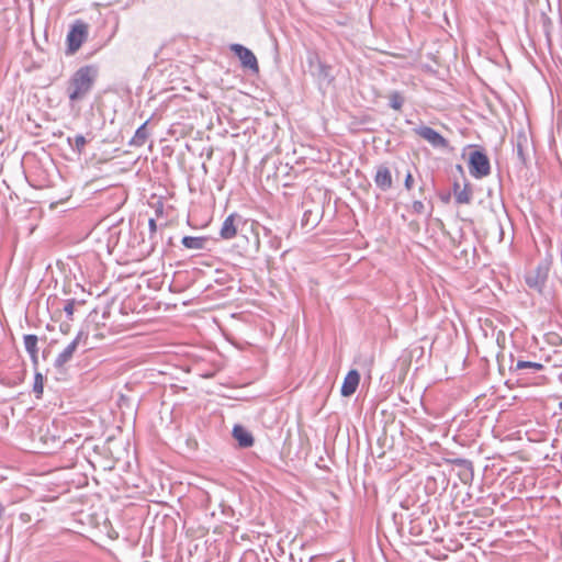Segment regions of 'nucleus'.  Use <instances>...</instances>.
I'll return each mask as SVG.
<instances>
[{
    "label": "nucleus",
    "instance_id": "nucleus-1",
    "mask_svg": "<svg viewBox=\"0 0 562 562\" xmlns=\"http://www.w3.org/2000/svg\"><path fill=\"white\" fill-rule=\"evenodd\" d=\"M98 72L97 66L86 65L72 74L66 87L70 103L79 102L90 93L98 78Z\"/></svg>",
    "mask_w": 562,
    "mask_h": 562
},
{
    "label": "nucleus",
    "instance_id": "nucleus-2",
    "mask_svg": "<svg viewBox=\"0 0 562 562\" xmlns=\"http://www.w3.org/2000/svg\"><path fill=\"white\" fill-rule=\"evenodd\" d=\"M89 34V26L82 20H76L68 31L66 54L74 55L86 42Z\"/></svg>",
    "mask_w": 562,
    "mask_h": 562
},
{
    "label": "nucleus",
    "instance_id": "nucleus-3",
    "mask_svg": "<svg viewBox=\"0 0 562 562\" xmlns=\"http://www.w3.org/2000/svg\"><path fill=\"white\" fill-rule=\"evenodd\" d=\"M549 270L550 263L547 260L539 262L526 274L525 280L527 285L541 293L548 280Z\"/></svg>",
    "mask_w": 562,
    "mask_h": 562
},
{
    "label": "nucleus",
    "instance_id": "nucleus-4",
    "mask_svg": "<svg viewBox=\"0 0 562 562\" xmlns=\"http://www.w3.org/2000/svg\"><path fill=\"white\" fill-rule=\"evenodd\" d=\"M469 170L472 177L482 179L491 173V165L487 155L481 150L470 153Z\"/></svg>",
    "mask_w": 562,
    "mask_h": 562
},
{
    "label": "nucleus",
    "instance_id": "nucleus-5",
    "mask_svg": "<svg viewBox=\"0 0 562 562\" xmlns=\"http://www.w3.org/2000/svg\"><path fill=\"white\" fill-rule=\"evenodd\" d=\"M231 49L239 58L244 68L250 69L252 72H259V65L255 54L240 44L231 45Z\"/></svg>",
    "mask_w": 562,
    "mask_h": 562
},
{
    "label": "nucleus",
    "instance_id": "nucleus-6",
    "mask_svg": "<svg viewBox=\"0 0 562 562\" xmlns=\"http://www.w3.org/2000/svg\"><path fill=\"white\" fill-rule=\"evenodd\" d=\"M414 133L427 140L435 148L448 147V140L432 127L423 125L414 128Z\"/></svg>",
    "mask_w": 562,
    "mask_h": 562
},
{
    "label": "nucleus",
    "instance_id": "nucleus-7",
    "mask_svg": "<svg viewBox=\"0 0 562 562\" xmlns=\"http://www.w3.org/2000/svg\"><path fill=\"white\" fill-rule=\"evenodd\" d=\"M82 337H83V333L79 331L77 334V336L74 338V340L71 342H69L64 348V350L56 357V359L54 361V367L57 370L61 371L65 368L66 363H68L72 359Z\"/></svg>",
    "mask_w": 562,
    "mask_h": 562
},
{
    "label": "nucleus",
    "instance_id": "nucleus-8",
    "mask_svg": "<svg viewBox=\"0 0 562 562\" xmlns=\"http://www.w3.org/2000/svg\"><path fill=\"white\" fill-rule=\"evenodd\" d=\"M374 183L383 192L392 188L393 178L391 169L385 164L375 167Z\"/></svg>",
    "mask_w": 562,
    "mask_h": 562
},
{
    "label": "nucleus",
    "instance_id": "nucleus-9",
    "mask_svg": "<svg viewBox=\"0 0 562 562\" xmlns=\"http://www.w3.org/2000/svg\"><path fill=\"white\" fill-rule=\"evenodd\" d=\"M509 370L517 376H521L528 374L529 372H537L543 370V364L539 362L525 361L518 359L517 361L512 360Z\"/></svg>",
    "mask_w": 562,
    "mask_h": 562
},
{
    "label": "nucleus",
    "instance_id": "nucleus-10",
    "mask_svg": "<svg viewBox=\"0 0 562 562\" xmlns=\"http://www.w3.org/2000/svg\"><path fill=\"white\" fill-rule=\"evenodd\" d=\"M241 222H243V218L240 215H238L236 213L228 215L222 224V227L220 229V236L223 239L234 238L237 234V225H238V223H241Z\"/></svg>",
    "mask_w": 562,
    "mask_h": 562
},
{
    "label": "nucleus",
    "instance_id": "nucleus-11",
    "mask_svg": "<svg viewBox=\"0 0 562 562\" xmlns=\"http://www.w3.org/2000/svg\"><path fill=\"white\" fill-rule=\"evenodd\" d=\"M360 382V374L357 370H350L344 379L340 393L342 396H351Z\"/></svg>",
    "mask_w": 562,
    "mask_h": 562
},
{
    "label": "nucleus",
    "instance_id": "nucleus-12",
    "mask_svg": "<svg viewBox=\"0 0 562 562\" xmlns=\"http://www.w3.org/2000/svg\"><path fill=\"white\" fill-rule=\"evenodd\" d=\"M233 437L241 448H249L254 445L252 435L241 425L234 426Z\"/></svg>",
    "mask_w": 562,
    "mask_h": 562
},
{
    "label": "nucleus",
    "instance_id": "nucleus-13",
    "mask_svg": "<svg viewBox=\"0 0 562 562\" xmlns=\"http://www.w3.org/2000/svg\"><path fill=\"white\" fill-rule=\"evenodd\" d=\"M149 120L144 122L135 132L134 136L130 139L128 145L131 147H142L145 145L149 137V131L147 130V124Z\"/></svg>",
    "mask_w": 562,
    "mask_h": 562
},
{
    "label": "nucleus",
    "instance_id": "nucleus-14",
    "mask_svg": "<svg viewBox=\"0 0 562 562\" xmlns=\"http://www.w3.org/2000/svg\"><path fill=\"white\" fill-rule=\"evenodd\" d=\"M453 194L458 204H469L472 200V191L469 184L461 189L459 182L453 183Z\"/></svg>",
    "mask_w": 562,
    "mask_h": 562
},
{
    "label": "nucleus",
    "instance_id": "nucleus-15",
    "mask_svg": "<svg viewBox=\"0 0 562 562\" xmlns=\"http://www.w3.org/2000/svg\"><path fill=\"white\" fill-rule=\"evenodd\" d=\"M206 237L184 236L181 244L188 249L201 250L205 248Z\"/></svg>",
    "mask_w": 562,
    "mask_h": 562
},
{
    "label": "nucleus",
    "instance_id": "nucleus-16",
    "mask_svg": "<svg viewBox=\"0 0 562 562\" xmlns=\"http://www.w3.org/2000/svg\"><path fill=\"white\" fill-rule=\"evenodd\" d=\"M37 336L35 335H25L24 336V347H25V350L29 352V355L31 356L32 360L34 362H36L37 360V352H38V349H37Z\"/></svg>",
    "mask_w": 562,
    "mask_h": 562
},
{
    "label": "nucleus",
    "instance_id": "nucleus-17",
    "mask_svg": "<svg viewBox=\"0 0 562 562\" xmlns=\"http://www.w3.org/2000/svg\"><path fill=\"white\" fill-rule=\"evenodd\" d=\"M387 98L389 105L396 111H400L405 102V98L400 91H392Z\"/></svg>",
    "mask_w": 562,
    "mask_h": 562
},
{
    "label": "nucleus",
    "instance_id": "nucleus-18",
    "mask_svg": "<svg viewBox=\"0 0 562 562\" xmlns=\"http://www.w3.org/2000/svg\"><path fill=\"white\" fill-rule=\"evenodd\" d=\"M314 60L317 63V76L324 79L328 78L330 67L322 63L316 55H313L312 57L308 58L311 65L313 64Z\"/></svg>",
    "mask_w": 562,
    "mask_h": 562
},
{
    "label": "nucleus",
    "instance_id": "nucleus-19",
    "mask_svg": "<svg viewBox=\"0 0 562 562\" xmlns=\"http://www.w3.org/2000/svg\"><path fill=\"white\" fill-rule=\"evenodd\" d=\"M526 143H527V139L524 137L522 139H518V142L516 144L517 159L519 160V162L522 166H526L527 161H528L527 155L525 153V145H526Z\"/></svg>",
    "mask_w": 562,
    "mask_h": 562
},
{
    "label": "nucleus",
    "instance_id": "nucleus-20",
    "mask_svg": "<svg viewBox=\"0 0 562 562\" xmlns=\"http://www.w3.org/2000/svg\"><path fill=\"white\" fill-rule=\"evenodd\" d=\"M44 382L43 375L41 373H36L33 383V392L36 395V398H41L43 394Z\"/></svg>",
    "mask_w": 562,
    "mask_h": 562
},
{
    "label": "nucleus",
    "instance_id": "nucleus-21",
    "mask_svg": "<svg viewBox=\"0 0 562 562\" xmlns=\"http://www.w3.org/2000/svg\"><path fill=\"white\" fill-rule=\"evenodd\" d=\"M74 142H75V144L72 146V149L77 154L81 155L85 151V147L87 145L86 137L83 135H81V134H78V135L75 136Z\"/></svg>",
    "mask_w": 562,
    "mask_h": 562
},
{
    "label": "nucleus",
    "instance_id": "nucleus-22",
    "mask_svg": "<svg viewBox=\"0 0 562 562\" xmlns=\"http://www.w3.org/2000/svg\"><path fill=\"white\" fill-rule=\"evenodd\" d=\"M74 311H75V300L66 301V303L64 305V312L66 313L68 319L72 318Z\"/></svg>",
    "mask_w": 562,
    "mask_h": 562
},
{
    "label": "nucleus",
    "instance_id": "nucleus-23",
    "mask_svg": "<svg viewBox=\"0 0 562 562\" xmlns=\"http://www.w3.org/2000/svg\"><path fill=\"white\" fill-rule=\"evenodd\" d=\"M412 211L415 214H423L425 212V204L422 201H414L412 203Z\"/></svg>",
    "mask_w": 562,
    "mask_h": 562
},
{
    "label": "nucleus",
    "instance_id": "nucleus-24",
    "mask_svg": "<svg viewBox=\"0 0 562 562\" xmlns=\"http://www.w3.org/2000/svg\"><path fill=\"white\" fill-rule=\"evenodd\" d=\"M414 183V178L411 171L407 172L405 180H404V187L406 190H412Z\"/></svg>",
    "mask_w": 562,
    "mask_h": 562
},
{
    "label": "nucleus",
    "instance_id": "nucleus-25",
    "mask_svg": "<svg viewBox=\"0 0 562 562\" xmlns=\"http://www.w3.org/2000/svg\"><path fill=\"white\" fill-rule=\"evenodd\" d=\"M270 245H271V248L278 250V249H280V246H281V239L279 237L274 236L273 238H271Z\"/></svg>",
    "mask_w": 562,
    "mask_h": 562
},
{
    "label": "nucleus",
    "instance_id": "nucleus-26",
    "mask_svg": "<svg viewBox=\"0 0 562 562\" xmlns=\"http://www.w3.org/2000/svg\"><path fill=\"white\" fill-rule=\"evenodd\" d=\"M148 226H149L150 234L156 233L157 224H156V221L154 218L149 220Z\"/></svg>",
    "mask_w": 562,
    "mask_h": 562
},
{
    "label": "nucleus",
    "instance_id": "nucleus-27",
    "mask_svg": "<svg viewBox=\"0 0 562 562\" xmlns=\"http://www.w3.org/2000/svg\"><path fill=\"white\" fill-rule=\"evenodd\" d=\"M72 138L71 137H68L67 142L70 146H72V143H71Z\"/></svg>",
    "mask_w": 562,
    "mask_h": 562
},
{
    "label": "nucleus",
    "instance_id": "nucleus-28",
    "mask_svg": "<svg viewBox=\"0 0 562 562\" xmlns=\"http://www.w3.org/2000/svg\"><path fill=\"white\" fill-rule=\"evenodd\" d=\"M271 234V231L266 229V235Z\"/></svg>",
    "mask_w": 562,
    "mask_h": 562
}]
</instances>
